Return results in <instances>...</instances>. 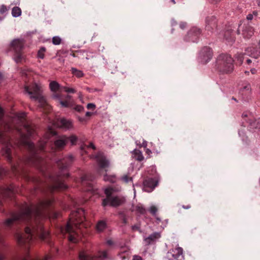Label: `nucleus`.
<instances>
[{
  "instance_id": "30",
  "label": "nucleus",
  "mask_w": 260,
  "mask_h": 260,
  "mask_svg": "<svg viewBox=\"0 0 260 260\" xmlns=\"http://www.w3.org/2000/svg\"><path fill=\"white\" fill-rule=\"evenodd\" d=\"M71 99L70 95H67L66 98V100L64 101L62 100L61 99L59 101V104L61 105L62 107H69L70 106V100Z\"/></svg>"
},
{
  "instance_id": "27",
  "label": "nucleus",
  "mask_w": 260,
  "mask_h": 260,
  "mask_svg": "<svg viewBox=\"0 0 260 260\" xmlns=\"http://www.w3.org/2000/svg\"><path fill=\"white\" fill-rule=\"evenodd\" d=\"M250 128L260 129V118L256 120L249 119Z\"/></svg>"
},
{
  "instance_id": "5",
  "label": "nucleus",
  "mask_w": 260,
  "mask_h": 260,
  "mask_svg": "<svg viewBox=\"0 0 260 260\" xmlns=\"http://www.w3.org/2000/svg\"><path fill=\"white\" fill-rule=\"evenodd\" d=\"M234 60L229 55L220 54L216 60V69L220 74H229L234 70Z\"/></svg>"
},
{
  "instance_id": "60",
  "label": "nucleus",
  "mask_w": 260,
  "mask_h": 260,
  "mask_svg": "<svg viewBox=\"0 0 260 260\" xmlns=\"http://www.w3.org/2000/svg\"><path fill=\"white\" fill-rule=\"evenodd\" d=\"M182 208L185 209H188L191 208V206L190 205H187V206L183 205Z\"/></svg>"
},
{
  "instance_id": "49",
  "label": "nucleus",
  "mask_w": 260,
  "mask_h": 260,
  "mask_svg": "<svg viewBox=\"0 0 260 260\" xmlns=\"http://www.w3.org/2000/svg\"><path fill=\"white\" fill-rule=\"evenodd\" d=\"M254 61V59H246V63L248 65H251V64H253V62ZM254 67L253 64L250 66V67Z\"/></svg>"
},
{
  "instance_id": "14",
  "label": "nucleus",
  "mask_w": 260,
  "mask_h": 260,
  "mask_svg": "<svg viewBox=\"0 0 260 260\" xmlns=\"http://www.w3.org/2000/svg\"><path fill=\"white\" fill-rule=\"evenodd\" d=\"M217 27V20L215 16H208L206 18V30L211 33H213L216 30Z\"/></svg>"
},
{
  "instance_id": "36",
  "label": "nucleus",
  "mask_w": 260,
  "mask_h": 260,
  "mask_svg": "<svg viewBox=\"0 0 260 260\" xmlns=\"http://www.w3.org/2000/svg\"><path fill=\"white\" fill-rule=\"evenodd\" d=\"M67 139H68V142L70 141L72 145H75L78 140V137L74 135H72L69 137H67Z\"/></svg>"
},
{
  "instance_id": "63",
  "label": "nucleus",
  "mask_w": 260,
  "mask_h": 260,
  "mask_svg": "<svg viewBox=\"0 0 260 260\" xmlns=\"http://www.w3.org/2000/svg\"><path fill=\"white\" fill-rule=\"evenodd\" d=\"M250 89V85H248L244 87L243 89L249 90Z\"/></svg>"
},
{
  "instance_id": "15",
  "label": "nucleus",
  "mask_w": 260,
  "mask_h": 260,
  "mask_svg": "<svg viewBox=\"0 0 260 260\" xmlns=\"http://www.w3.org/2000/svg\"><path fill=\"white\" fill-rule=\"evenodd\" d=\"M157 181L152 178H146L143 182L144 190L147 192H151L157 186Z\"/></svg>"
},
{
  "instance_id": "6",
  "label": "nucleus",
  "mask_w": 260,
  "mask_h": 260,
  "mask_svg": "<svg viewBox=\"0 0 260 260\" xmlns=\"http://www.w3.org/2000/svg\"><path fill=\"white\" fill-rule=\"evenodd\" d=\"M24 90L29 95L31 99L38 101L42 107L45 106L46 102L42 95L41 87L36 83L29 85H25Z\"/></svg>"
},
{
  "instance_id": "37",
  "label": "nucleus",
  "mask_w": 260,
  "mask_h": 260,
  "mask_svg": "<svg viewBox=\"0 0 260 260\" xmlns=\"http://www.w3.org/2000/svg\"><path fill=\"white\" fill-rule=\"evenodd\" d=\"M89 148H91L94 150L95 149V147L92 143H90L89 145H87L86 144H83L81 146V149L82 151H84L85 152L86 151V149Z\"/></svg>"
},
{
  "instance_id": "26",
  "label": "nucleus",
  "mask_w": 260,
  "mask_h": 260,
  "mask_svg": "<svg viewBox=\"0 0 260 260\" xmlns=\"http://www.w3.org/2000/svg\"><path fill=\"white\" fill-rule=\"evenodd\" d=\"M21 75L26 79H29L32 75V71L27 67L21 69Z\"/></svg>"
},
{
  "instance_id": "64",
  "label": "nucleus",
  "mask_w": 260,
  "mask_h": 260,
  "mask_svg": "<svg viewBox=\"0 0 260 260\" xmlns=\"http://www.w3.org/2000/svg\"><path fill=\"white\" fill-rule=\"evenodd\" d=\"M122 222L123 223L126 224L127 223V219L126 218L124 217L122 219Z\"/></svg>"
},
{
  "instance_id": "32",
  "label": "nucleus",
  "mask_w": 260,
  "mask_h": 260,
  "mask_svg": "<svg viewBox=\"0 0 260 260\" xmlns=\"http://www.w3.org/2000/svg\"><path fill=\"white\" fill-rule=\"evenodd\" d=\"M120 180L125 183H133L132 177L127 174H125L122 176L120 178Z\"/></svg>"
},
{
  "instance_id": "25",
  "label": "nucleus",
  "mask_w": 260,
  "mask_h": 260,
  "mask_svg": "<svg viewBox=\"0 0 260 260\" xmlns=\"http://www.w3.org/2000/svg\"><path fill=\"white\" fill-rule=\"evenodd\" d=\"M224 37L230 43H232L235 41V37L233 34V31L231 29H228L225 32Z\"/></svg>"
},
{
  "instance_id": "18",
  "label": "nucleus",
  "mask_w": 260,
  "mask_h": 260,
  "mask_svg": "<svg viewBox=\"0 0 260 260\" xmlns=\"http://www.w3.org/2000/svg\"><path fill=\"white\" fill-rule=\"evenodd\" d=\"M125 202L124 198L120 196H113L109 200V205L113 207L121 205Z\"/></svg>"
},
{
  "instance_id": "44",
  "label": "nucleus",
  "mask_w": 260,
  "mask_h": 260,
  "mask_svg": "<svg viewBox=\"0 0 260 260\" xmlns=\"http://www.w3.org/2000/svg\"><path fill=\"white\" fill-rule=\"evenodd\" d=\"M54 93L52 94V96L54 99L59 100V101L62 99V95L60 93L56 92V91H53Z\"/></svg>"
},
{
  "instance_id": "7",
  "label": "nucleus",
  "mask_w": 260,
  "mask_h": 260,
  "mask_svg": "<svg viewBox=\"0 0 260 260\" xmlns=\"http://www.w3.org/2000/svg\"><path fill=\"white\" fill-rule=\"evenodd\" d=\"M24 42L22 40L16 39L11 43L15 54L14 59L16 62H21L25 60V56L23 53Z\"/></svg>"
},
{
  "instance_id": "3",
  "label": "nucleus",
  "mask_w": 260,
  "mask_h": 260,
  "mask_svg": "<svg viewBox=\"0 0 260 260\" xmlns=\"http://www.w3.org/2000/svg\"><path fill=\"white\" fill-rule=\"evenodd\" d=\"M74 159V156L69 154L56 161L59 171L55 174L49 175V183L46 186L47 194H52L55 191L64 190L67 188L65 180L69 177V174L67 169L73 164Z\"/></svg>"
},
{
  "instance_id": "54",
  "label": "nucleus",
  "mask_w": 260,
  "mask_h": 260,
  "mask_svg": "<svg viewBox=\"0 0 260 260\" xmlns=\"http://www.w3.org/2000/svg\"><path fill=\"white\" fill-rule=\"evenodd\" d=\"M106 243L109 246H111L114 244L113 241L111 239L108 240L106 242Z\"/></svg>"
},
{
  "instance_id": "8",
  "label": "nucleus",
  "mask_w": 260,
  "mask_h": 260,
  "mask_svg": "<svg viewBox=\"0 0 260 260\" xmlns=\"http://www.w3.org/2000/svg\"><path fill=\"white\" fill-rule=\"evenodd\" d=\"M237 32L238 34H241L244 39H249L254 34V28L249 22L244 21L239 25Z\"/></svg>"
},
{
  "instance_id": "39",
  "label": "nucleus",
  "mask_w": 260,
  "mask_h": 260,
  "mask_svg": "<svg viewBox=\"0 0 260 260\" xmlns=\"http://www.w3.org/2000/svg\"><path fill=\"white\" fill-rule=\"evenodd\" d=\"M61 39L58 36L54 37L52 38V43L54 45H59L61 43Z\"/></svg>"
},
{
  "instance_id": "29",
  "label": "nucleus",
  "mask_w": 260,
  "mask_h": 260,
  "mask_svg": "<svg viewBox=\"0 0 260 260\" xmlns=\"http://www.w3.org/2000/svg\"><path fill=\"white\" fill-rule=\"evenodd\" d=\"M134 157L138 161H142L144 159V156L139 150L135 149L134 150Z\"/></svg>"
},
{
  "instance_id": "4",
  "label": "nucleus",
  "mask_w": 260,
  "mask_h": 260,
  "mask_svg": "<svg viewBox=\"0 0 260 260\" xmlns=\"http://www.w3.org/2000/svg\"><path fill=\"white\" fill-rule=\"evenodd\" d=\"M85 219V211L82 208H78L76 211H72L70 219L64 229L62 232L68 234V240L73 243H77L80 236L78 233V227Z\"/></svg>"
},
{
  "instance_id": "47",
  "label": "nucleus",
  "mask_w": 260,
  "mask_h": 260,
  "mask_svg": "<svg viewBox=\"0 0 260 260\" xmlns=\"http://www.w3.org/2000/svg\"><path fill=\"white\" fill-rule=\"evenodd\" d=\"M87 108L88 110H94L95 108V105L94 104L92 103H89L87 105Z\"/></svg>"
},
{
  "instance_id": "62",
  "label": "nucleus",
  "mask_w": 260,
  "mask_h": 260,
  "mask_svg": "<svg viewBox=\"0 0 260 260\" xmlns=\"http://www.w3.org/2000/svg\"><path fill=\"white\" fill-rule=\"evenodd\" d=\"M88 186V190L92 189V186L90 183H87Z\"/></svg>"
},
{
  "instance_id": "40",
  "label": "nucleus",
  "mask_w": 260,
  "mask_h": 260,
  "mask_svg": "<svg viewBox=\"0 0 260 260\" xmlns=\"http://www.w3.org/2000/svg\"><path fill=\"white\" fill-rule=\"evenodd\" d=\"M245 54L243 53H239L236 55V58L240 63L243 62V60L245 58Z\"/></svg>"
},
{
  "instance_id": "53",
  "label": "nucleus",
  "mask_w": 260,
  "mask_h": 260,
  "mask_svg": "<svg viewBox=\"0 0 260 260\" xmlns=\"http://www.w3.org/2000/svg\"><path fill=\"white\" fill-rule=\"evenodd\" d=\"M139 226L137 224H135L133 226H132V230L133 231H138L139 229Z\"/></svg>"
},
{
  "instance_id": "19",
  "label": "nucleus",
  "mask_w": 260,
  "mask_h": 260,
  "mask_svg": "<svg viewBox=\"0 0 260 260\" xmlns=\"http://www.w3.org/2000/svg\"><path fill=\"white\" fill-rule=\"evenodd\" d=\"M58 125L59 127L69 129L73 127V123L72 122L65 118H61L58 121Z\"/></svg>"
},
{
  "instance_id": "59",
  "label": "nucleus",
  "mask_w": 260,
  "mask_h": 260,
  "mask_svg": "<svg viewBox=\"0 0 260 260\" xmlns=\"http://www.w3.org/2000/svg\"><path fill=\"white\" fill-rule=\"evenodd\" d=\"M133 260H142V258L139 256L135 255L133 257Z\"/></svg>"
},
{
  "instance_id": "55",
  "label": "nucleus",
  "mask_w": 260,
  "mask_h": 260,
  "mask_svg": "<svg viewBox=\"0 0 260 260\" xmlns=\"http://www.w3.org/2000/svg\"><path fill=\"white\" fill-rule=\"evenodd\" d=\"M250 72L252 74H254L256 72V69L254 68V67H250Z\"/></svg>"
},
{
  "instance_id": "22",
  "label": "nucleus",
  "mask_w": 260,
  "mask_h": 260,
  "mask_svg": "<svg viewBox=\"0 0 260 260\" xmlns=\"http://www.w3.org/2000/svg\"><path fill=\"white\" fill-rule=\"evenodd\" d=\"M107 228V223L106 220H100L98 221L95 225V230L98 233H101Z\"/></svg>"
},
{
  "instance_id": "58",
  "label": "nucleus",
  "mask_w": 260,
  "mask_h": 260,
  "mask_svg": "<svg viewBox=\"0 0 260 260\" xmlns=\"http://www.w3.org/2000/svg\"><path fill=\"white\" fill-rule=\"evenodd\" d=\"M221 1V0H209V1L212 4H217Z\"/></svg>"
},
{
  "instance_id": "28",
  "label": "nucleus",
  "mask_w": 260,
  "mask_h": 260,
  "mask_svg": "<svg viewBox=\"0 0 260 260\" xmlns=\"http://www.w3.org/2000/svg\"><path fill=\"white\" fill-rule=\"evenodd\" d=\"M160 237V235L158 233H154L150 235L147 238L145 239L146 241H147L148 243H150L151 242L154 241L155 240L158 239Z\"/></svg>"
},
{
  "instance_id": "48",
  "label": "nucleus",
  "mask_w": 260,
  "mask_h": 260,
  "mask_svg": "<svg viewBox=\"0 0 260 260\" xmlns=\"http://www.w3.org/2000/svg\"><path fill=\"white\" fill-rule=\"evenodd\" d=\"M7 11V8L6 6L2 5L0 8V13L3 14Z\"/></svg>"
},
{
  "instance_id": "57",
  "label": "nucleus",
  "mask_w": 260,
  "mask_h": 260,
  "mask_svg": "<svg viewBox=\"0 0 260 260\" xmlns=\"http://www.w3.org/2000/svg\"><path fill=\"white\" fill-rule=\"evenodd\" d=\"M5 256L4 253H0V260H5Z\"/></svg>"
},
{
  "instance_id": "2",
  "label": "nucleus",
  "mask_w": 260,
  "mask_h": 260,
  "mask_svg": "<svg viewBox=\"0 0 260 260\" xmlns=\"http://www.w3.org/2000/svg\"><path fill=\"white\" fill-rule=\"evenodd\" d=\"M3 116L4 111L0 107V120ZM25 116L24 113L17 115L16 120L19 124V125L0 121V143L3 144L2 153L11 164V171L15 176L20 175L24 171L19 163H17L16 165L12 164L13 158L11 150L12 145L9 133H12L14 131H16L19 134L29 151L30 156L26 159L25 163L28 165L34 166L42 171H43L44 161L39 154V151H45L46 141H40L37 146L34 143L28 140L29 137L35 135L36 130L35 125L29 123L26 120Z\"/></svg>"
},
{
  "instance_id": "20",
  "label": "nucleus",
  "mask_w": 260,
  "mask_h": 260,
  "mask_svg": "<svg viewBox=\"0 0 260 260\" xmlns=\"http://www.w3.org/2000/svg\"><path fill=\"white\" fill-rule=\"evenodd\" d=\"M113 189L111 188H107L105 189V193L106 195V198L103 199L102 205L104 207L109 205V200L113 197L112 196Z\"/></svg>"
},
{
  "instance_id": "42",
  "label": "nucleus",
  "mask_w": 260,
  "mask_h": 260,
  "mask_svg": "<svg viewBox=\"0 0 260 260\" xmlns=\"http://www.w3.org/2000/svg\"><path fill=\"white\" fill-rule=\"evenodd\" d=\"M63 89L66 92L68 93H74L76 92V90L75 89L73 88H70L67 86H64L63 87Z\"/></svg>"
},
{
  "instance_id": "45",
  "label": "nucleus",
  "mask_w": 260,
  "mask_h": 260,
  "mask_svg": "<svg viewBox=\"0 0 260 260\" xmlns=\"http://www.w3.org/2000/svg\"><path fill=\"white\" fill-rule=\"evenodd\" d=\"M6 174L7 171L2 168H0V178H2L5 175H6Z\"/></svg>"
},
{
  "instance_id": "46",
  "label": "nucleus",
  "mask_w": 260,
  "mask_h": 260,
  "mask_svg": "<svg viewBox=\"0 0 260 260\" xmlns=\"http://www.w3.org/2000/svg\"><path fill=\"white\" fill-rule=\"evenodd\" d=\"M75 110L79 112H81L83 111L84 108L81 105H77L75 107Z\"/></svg>"
},
{
  "instance_id": "34",
  "label": "nucleus",
  "mask_w": 260,
  "mask_h": 260,
  "mask_svg": "<svg viewBox=\"0 0 260 260\" xmlns=\"http://www.w3.org/2000/svg\"><path fill=\"white\" fill-rule=\"evenodd\" d=\"M49 86L51 90L52 91H57L59 87V84L57 82L54 81H51L50 83Z\"/></svg>"
},
{
  "instance_id": "1",
  "label": "nucleus",
  "mask_w": 260,
  "mask_h": 260,
  "mask_svg": "<svg viewBox=\"0 0 260 260\" xmlns=\"http://www.w3.org/2000/svg\"><path fill=\"white\" fill-rule=\"evenodd\" d=\"M54 199L48 195L43 200H40L38 204H31L25 206L20 212L13 213L10 218H8L2 224H0V244H3L2 235L5 231H17V225L23 223L25 225L24 233L17 232L15 236L18 243L24 246L27 250L34 240L38 237L46 242L51 247L50 253L43 259L38 257L32 258L28 253L25 256H20L16 260H50L58 252V248L50 239L49 233L45 230L43 220L49 216L52 207Z\"/></svg>"
},
{
  "instance_id": "17",
  "label": "nucleus",
  "mask_w": 260,
  "mask_h": 260,
  "mask_svg": "<svg viewBox=\"0 0 260 260\" xmlns=\"http://www.w3.org/2000/svg\"><path fill=\"white\" fill-rule=\"evenodd\" d=\"M68 142L67 137L62 136L58 138L54 142L56 149L61 150L64 148Z\"/></svg>"
},
{
  "instance_id": "61",
  "label": "nucleus",
  "mask_w": 260,
  "mask_h": 260,
  "mask_svg": "<svg viewBox=\"0 0 260 260\" xmlns=\"http://www.w3.org/2000/svg\"><path fill=\"white\" fill-rule=\"evenodd\" d=\"M92 113L91 112H87L86 113L85 116L86 117H90V116H91L92 115Z\"/></svg>"
},
{
  "instance_id": "51",
  "label": "nucleus",
  "mask_w": 260,
  "mask_h": 260,
  "mask_svg": "<svg viewBox=\"0 0 260 260\" xmlns=\"http://www.w3.org/2000/svg\"><path fill=\"white\" fill-rule=\"evenodd\" d=\"M38 56L40 58H43L44 56V53H42V50H40L38 53Z\"/></svg>"
},
{
  "instance_id": "35",
  "label": "nucleus",
  "mask_w": 260,
  "mask_h": 260,
  "mask_svg": "<svg viewBox=\"0 0 260 260\" xmlns=\"http://www.w3.org/2000/svg\"><path fill=\"white\" fill-rule=\"evenodd\" d=\"M104 180L106 181L114 183L116 181V178L114 175L109 176L106 174L104 176Z\"/></svg>"
},
{
  "instance_id": "9",
  "label": "nucleus",
  "mask_w": 260,
  "mask_h": 260,
  "mask_svg": "<svg viewBox=\"0 0 260 260\" xmlns=\"http://www.w3.org/2000/svg\"><path fill=\"white\" fill-rule=\"evenodd\" d=\"M202 33V30L196 26L192 27L184 37L186 42H197Z\"/></svg>"
},
{
  "instance_id": "10",
  "label": "nucleus",
  "mask_w": 260,
  "mask_h": 260,
  "mask_svg": "<svg viewBox=\"0 0 260 260\" xmlns=\"http://www.w3.org/2000/svg\"><path fill=\"white\" fill-rule=\"evenodd\" d=\"M96 159L98 165V168L97 169L98 173L101 175L102 170L107 172V168L109 166V162L104 155L102 153L99 152L96 155Z\"/></svg>"
},
{
  "instance_id": "13",
  "label": "nucleus",
  "mask_w": 260,
  "mask_h": 260,
  "mask_svg": "<svg viewBox=\"0 0 260 260\" xmlns=\"http://www.w3.org/2000/svg\"><path fill=\"white\" fill-rule=\"evenodd\" d=\"M245 54L254 59L253 66H257L258 61L257 59L260 56V49L256 47H250L245 49Z\"/></svg>"
},
{
  "instance_id": "11",
  "label": "nucleus",
  "mask_w": 260,
  "mask_h": 260,
  "mask_svg": "<svg viewBox=\"0 0 260 260\" xmlns=\"http://www.w3.org/2000/svg\"><path fill=\"white\" fill-rule=\"evenodd\" d=\"M107 257V253L106 251H100L97 256H92L84 251H81L79 254L80 260H103Z\"/></svg>"
},
{
  "instance_id": "16",
  "label": "nucleus",
  "mask_w": 260,
  "mask_h": 260,
  "mask_svg": "<svg viewBox=\"0 0 260 260\" xmlns=\"http://www.w3.org/2000/svg\"><path fill=\"white\" fill-rule=\"evenodd\" d=\"M200 55L202 58V61L205 63H206L211 59L212 57V50L208 47H204L201 50Z\"/></svg>"
},
{
  "instance_id": "43",
  "label": "nucleus",
  "mask_w": 260,
  "mask_h": 260,
  "mask_svg": "<svg viewBox=\"0 0 260 260\" xmlns=\"http://www.w3.org/2000/svg\"><path fill=\"white\" fill-rule=\"evenodd\" d=\"M83 53H85V52L83 50H78V51H75V52H72V53L71 54V55L74 57H79V54H81Z\"/></svg>"
},
{
  "instance_id": "31",
  "label": "nucleus",
  "mask_w": 260,
  "mask_h": 260,
  "mask_svg": "<svg viewBox=\"0 0 260 260\" xmlns=\"http://www.w3.org/2000/svg\"><path fill=\"white\" fill-rule=\"evenodd\" d=\"M71 71L72 74L77 78H81L84 76V73L82 71L78 70L75 68H72Z\"/></svg>"
},
{
  "instance_id": "50",
  "label": "nucleus",
  "mask_w": 260,
  "mask_h": 260,
  "mask_svg": "<svg viewBox=\"0 0 260 260\" xmlns=\"http://www.w3.org/2000/svg\"><path fill=\"white\" fill-rule=\"evenodd\" d=\"M246 19L248 21L252 20L253 19L255 20L254 17L253 16V15H252L251 13L248 14V15L246 17Z\"/></svg>"
},
{
  "instance_id": "38",
  "label": "nucleus",
  "mask_w": 260,
  "mask_h": 260,
  "mask_svg": "<svg viewBox=\"0 0 260 260\" xmlns=\"http://www.w3.org/2000/svg\"><path fill=\"white\" fill-rule=\"evenodd\" d=\"M136 211L141 214H145L146 213V209L142 206H136Z\"/></svg>"
},
{
  "instance_id": "21",
  "label": "nucleus",
  "mask_w": 260,
  "mask_h": 260,
  "mask_svg": "<svg viewBox=\"0 0 260 260\" xmlns=\"http://www.w3.org/2000/svg\"><path fill=\"white\" fill-rule=\"evenodd\" d=\"M172 256L177 260H182L184 259L183 253V249L181 247H178L174 249H172Z\"/></svg>"
},
{
  "instance_id": "24",
  "label": "nucleus",
  "mask_w": 260,
  "mask_h": 260,
  "mask_svg": "<svg viewBox=\"0 0 260 260\" xmlns=\"http://www.w3.org/2000/svg\"><path fill=\"white\" fill-rule=\"evenodd\" d=\"M95 178V176L92 173H88L83 175L81 178L82 185H85L87 181H92Z\"/></svg>"
},
{
  "instance_id": "56",
  "label": "nucleus",
  "mask_w": 260,
  "mask_h": 260,
  "mask_svg": "<svg viewBox=\"0 0 260 260\" xmlns=\"http://www.w3.org/2000/svg\"><path fill=\"white\" fill-rule=\"evenodd\" d=\"M251 14L253 15V16L255 18V19H256L258 15L257 12L256 11H253L252 13Z\"/></svg>"
},
{
  "instance_id": "41",
  "label": "nucleus",
  "mask_w": 260,
  "mask_h": 260,
  "mask_svg": "<svg viewBox=\"0 0 260 260\" xmlns=\"http://www.w3.org/2000/svg\"><path fill=\"white\" fill-rule=\"evenodd\" d=\"M149 211L152 215L154 216L156 215V213L158 211V209L156 206L153 205L150 207Z\"/></svg>"
},
{
  "instance_id": "33",
  "label": "nucleus",
  "mask_w": 260,
  "mask_h": 260,
  "mask_svg": "<svg viewBox=\"0 0 260 260\" xmlns=\"http://www.w3.org/2000/svg\"><path fill=\"white\" fill-rule=\"evenodd\" d=\"M12 14L13 17H17L21 15V10L18 7H15L12 9Z\"/></svg>"
},
{
  "instance_id": "23",
  "label": "nucleus",
  "mask_w": 260,
  "mask_h": 260,
  "mask_svg": "<svg viewBox=\"0 0 260 260\" xmlns=\"http://www.w3.org/2000/svg\"><path fill=\"white\" fill-rule=\"evenodd\" d=\"M171 25L173 27L172 28L171 32L173 33L174 30L175 29V27L179 25V28L181 29H184L187 27V23L186 22L180 21L179 23L174 19H172L171 20Z\"/></svg>"
},
{
  "instance_id": "52",
  "label": "nucleus",
  "mask_w": 260,
  "mask_h": 260,
  "mask_svg": "<svg viewBox=\"0 0 260 260\" xmlns=\"http://www.w3.org/2000/svg\"><path fill=\"white\" fill-rule=\"evenodd\" d=\"M78 120L80 122H82V123H83V122H85L87 120V119L86 117H78Z\"/></svg>"
},
{
  "instance_id": "12",
  "label": "nucleus",
  "mask_w": 260,
  "mask_h": 260,
  "mask_svg": "<svg viewBox=\"0 0 260 260\" xmlns=\"http://www.w3.org/2000/svg\"><path fill=\"white\" fill-rule=\"evenodd\" d=\"M16 192L15 187L13 185L0 188V205H2V198H11Z\"/></svg>"
}]
</instances>
